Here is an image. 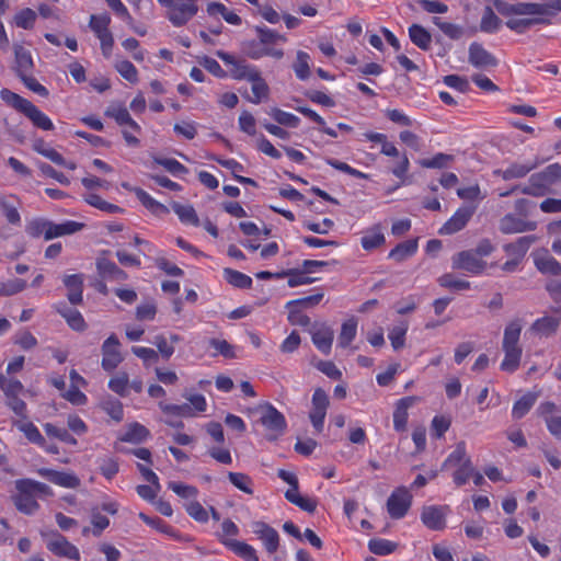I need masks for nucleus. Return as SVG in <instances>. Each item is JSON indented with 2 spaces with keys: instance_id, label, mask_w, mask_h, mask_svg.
Wrapping results in <instances>:
<instances>
[{
  "instance_id": "nucleus-40",
  "label": "nucleus",
  "mask_w": 561,
  "mask_h": 561,
  "mask_svg": "<svg viewBox=\"0 0 561 561\" xmlns=\"http://www.w3.org/2000/svg\"><path fill=\"white\" fill-rule=\"evenodd\" d=\"M0 98L9 106L13 107L14 110H16L20 113H24V111L31 103V101L22 98L18 93H14L11 90L5 89V88L0 91Z\"/></svg>"
},
{
  "instance_id": "nucleus-64",
  "label": "nucleus",
  "mask_w": 561,
  "mask_h": 561,
  "mask_svg": "<svg viewBox=\"0 0 561 561\" xmlns=\"http://www.w3.org/2000/svg\"><path fill=\"white\" fill-rule=\"evenodd\" d=\"M548 233L553 237L551 250L561 255V219L552 221L547 226Z\"/></svg>"
},
{
  "instance_id": "nucleus-45",
  "label": "nucleus",
  "mask_w": 561,
  "mask_h": 561,
  "mask_svg": "<svg viewBox=\"0 0 561 561\" xmlns=\"http://www.w3.org/2000/svg\"><path fill=\"white\" fill-rule=\"evenodd\" d=\"M501 20L492 8L485 7L480 22V30L484 33H494L499 30Z\"/></svg>"
},
{
  "instance_id": "nucleus-57",
  "label": "nucleus",
  "mask_w": 561,
  "mask_h": 561,
  "mask_svg": "<svg viewBox=\"0 0 561 561\" xmlns=\"http://www.w3.org/2000/svg\"><path fill=\"white\" fill-rule=\"evenodd\" d=\"M368 548L375 554L387 556L396 550L397 543L387 539L376 538L369 540Z\"/></svg>"
},
{
  "instance_id": "nucleus-3",
  "label": "nucleus",
  "mask_w": 561,
  "mask_h": 561,
  "mask_svg": "<svg viewBox=\"0 0 561 561\" xmlns=\"http://www.w3.org/2000/svg\"><path fill=\"white\" fill-rule=\"evenodd\" d=\"M260 422L265 430L270 432V434L266 435L268 440L276 439L286 430L285 416L270 403H266L262 408Z\"/></svg>"
},
{
  "instance_id": "nucleus-43",
  "label": "nucleus",
  "mask_w": 561,
  "mask_h": 561,
  "mask_svg": "<svg viewBox=\"0 0 561 561\" xmlns=\"http://www.w3.org/2000/svg\"><path fill=\"white\" fill-rule=\"evenodd\" d=\"M466 460H471L467 456L466 451V443L459 442L457 443L454 451L446 458L443 463V469H447L449 467H457L466 462Z\"/></svg>"
},
{
  "instance_id": "nucleus-12",
  "label": "nucleus",
  "mask_w": 561,
  "mask_h": 561,
  "mask_svg": "<svg viewBox=\"0 0 561 561\" xmlns=\"http://www.w3.org/2000/svg\"><path fill=\"white\" fill-rule=\"evenodd\" d=\"M23 479L15 481L18 494L13 496L15 507L26 515H33L39 507L32 492L22 485Z\"/></svg>"
},
{
  "instance_id": "nucleus-50",
  "label": "nucleus",
  "mask_w": 561,
  "mask_h": 561,
  "mask_svg": "<svg viewBox=\"0 0 561 561\" xmlns=\"http://www.w3.org/2000/svg\"><path fill=\"white\" fill-rule=\"evenodd\" d=\"M307 273L305 271H296V270H289L286 272L277 273L278 277L288 276V286L289 287H297L300 285H307L314 282L313 277L307 276Z\"/></svg>"
},
{
  "instance_id": "nucleus-51",
  "label": "nucleus",
  "mask_w": 561,
  "mask_h": 561,
  "mask_svg": "<svg viewBox=\"0 0 561 561\" xmlns=\"http://www.w3.org/2000/svg\"><path fill=\"white\" fill-rule=\"evenodd\" d=\"M228 479L240 491L250 495L253 494V481L248 474L242 472H228Z\"/></svg>"
},
{
  "instance_id": "nucleus-49",
  "label": "nucleus",
  "mask_w": 561,
  "mask_h": 561,
  "mask_svg": "<svg viewBox=\"0 0 561 561\" xmlns=\"http://www.w3.org/2000/svg\"><path fill=\"white\" fill-rule=\"evenodd\" d=\"M309 62H310V56L307 53L299 50L297 53L296 61L293 65V69L298 79L306 80L309 78V76H310Z\"/></svg>"
},
{
  "instance_id": "nucleus-21",
  "label": "nucleus",
  "mask_w": 561,
  "mask_h": 561,
  "mask_svg": "<svg viewBox=\"0 0 561 561\" xmlns=\"http://www.w3.org/2000/svg\"><path fill=\"white\" fill-rule=\"evenodd\" d=\"M13 50L15 57L14 71L16 76L20 77L25 73H32L34 61L31 51L20 44H14Z\"/></svg>"
},
{
  "instance_id": "nucleus-56",
  "label": "nucleus",
  "mask_w": 561,
  "mask_h": 561,
  "mask_svg": "<svg viewBox=\"0 0 561 561\" xmlns=\"http://www.w3.org/2000/svg\"><path fill=\"white\" fill-rule=\"evenodd\" d=\"M474 473V467L471 460H466L460 466H457L456 471L453 474L454 482L457 486H461L468 482L471 476Z\"/></svg>"
},
{
  "instance_id": "nucleus-54",
  "label": "nucleus",
  "mask_w": 561,
  "mask_h": 561,
  "mask_svg": "<svg viewBox=\"0 0 561 561\" xmlns=\"http://www.w3.org/2000/svg\"><path fill=\"white\" fill-rule=\"evenodd\" d=\"M111 23V18L108 14L103 13L100 15L92 14L90 16V28L95 33L98 37L102 36L105 33H110L108 25Z\"/></svg>"
},
{
  "instance_id": "nucleus-14",
  "label": "nucleus",
  "mask_w": 561,
  "mask_h": 561,
  "mask_svg": "<svg viewBox=\"0 0 561 561\" xmlns=\"http://www.w3.org/2000/svg\"><path fill=\"white\" fill-rule=\"evenodd\" d=\"M98 274L101 278L111 282H124L128 278L125 271L105 256H99L95 262Z\"/></svg>"
},
{
  "instance_id": "nucleus-4",
  "label": "nucleus",
  "mask_w": 561,
  "mask_h": 561,
  "mask_svg": "<svg viewBox=\"0 0 561 561\" xmlns=\"http://www.w3.org/2000/svg\"><path fill=\"white\" fill-rule=\"evenodd\" d=\"M216 56L227 66H230V76L236 80H249L253 76V72L259 71L244 59H237L234 56L224 50H217Z\"/></svg>"
},
{
  "instance_id": "nucleus-41",
  "label": "nucleus",
  "mask_w": 561,
  "mask_h": 561,
  "mask_svg": "<svg viewBox=\"0 0 561 561\" xmlns=\"http://www.w3.org/2000/svg\"><path fill=\"white\" fill-rule=\"evenodd\" d=\"M225 279L237 288H250L252 286V278L239 271L232 268L224 270Z\"/></svg>"
},
{
  "instance_id": "nucleus-61",
  "label": "nucleus",
  "mask_w": 561,
  "mask_h": 561,
  "mask_svg": "<svg viewBox=\"0 0 561 561\" xmlns=\"http://www.w3.org/2000/svg\"><path fill=\"white\" fill-rule=\"evenodd\" d=\"M437 282L442 287L449 289L466 290L470 288L469 282L457 279L451 273H446L442 275Z\"/></svg>"
},
{
  "instance_id": "nucleus-47",
  "label": "nucleus",
  "mask_w": 561,
  "mask_h": 561,
  "mask_svg": "<svg viewBox=\"0 0 561 561\" xmlns=\"http://www.w3.org/2000/svg\"><path fill=\"white\" fill-rule=\"evenodd\" d=\"M504 359L501 363V369L506 373H514L518 367L522 358V348L503 350Z\"/></svg>"
},
{
  "instance_id": "nucleus-53",
  "label": "nucleus",
  "mask_w": 561,
  "mask_h": 561,
  "mask_svg": "<svg viewBox=\"0 0 561 561\" xmlns=\"http://www.w3.org/2000/svg\"><path fill=\"white\" fill-rule=\"evenodd\" d=\"M85 202L100 209V210H103V211H106V213H110V214H115V213H123L124 209L121 208L119 206L115 205V204H112V203H108L106 201H104L100 195L98 194H89L88 196H85Z\"/></svg>"
},
{
  "instance_id": "nucleus-52",
  "label": "nucleus",
  "mask_w": 561,
  "mask_h": 561,
  "mask_svg": "<svg viewBox=\"0 0 561 561\" xmlns=\"http://www.w3.org/2000/svg\"><path fill=\"white\" fill-rule=\"evenodd\" d=\"M255 31L257 33L259 41L265 46V47H272L271 45L277 43V42H286V37L284 35H280L279 33L270 30L265 26H256Z\"/></svg>"
},
{
  "instance_id": "nucleus-16",
  "label": "nucleus",
  "mask_w": 561,
  "mask_h": 561,
  "mask_svg": "<svg viewBox=\"0 0 561 561\" xmlns=\"http://www.w3.org/2000/svg\"><path fill=\"white\" fill-rule=\"evenodd\" d=\"M534 263L536 268L548 275L558 276L561 274V263L557 261L548 250H539L534 253Z\"/></svg>"
},
{
  "instance_id": "nucleus-48",
  "label": "nucleus",
  "mask_w": 561,
  "mask_h": 561,
  "mask_svg": "<svg viewBox=\"0 0 561 561\" xmlns=\"http://www.w3.org/2000/svg\"><path fill=\"white\" fill-rule=\"evenodd\" d=\"M514 15H548V9L542 3H515Z\"/></svg>"
},
{
  "instance_id": "nucleus-10",
  "label": "nucleus",
  "mask_w": 561,
  "mask_h": 561,
  "mask_svg": "<svg viewBox=\"0 0 561 561\" xmlns=\"http://www.w3.org/2000/svg\"><path fill=\"white\" fill-rule=\"evenodd\" d=\"M118 347L119 341L115 334L110 335L104 341L102 345V367L104 370L112 371L123 362Z\"/></svg>"
},
{
  "instance_id": "nucleus-59",
  "label": "nucleus",
  "mask_w": 561,
  "mask_h": 561,
  "mask_svg": "<svg viewBox=\"0 0 561 561\" xmlns=\"http://www.w3.org/2000/svg\"><path fill=\"white\" fill-rule=\"evenodd\" d=\"M44 430L48 436L56 437L66 444L75 446L78 443L77 439L66 428H60L54 424L46 423L44 425Z\"/></svg>"
},
{
  "instance_id": "nucleus-58",
  "label": "nucleus",
  "mask_w": 561,
  "mask_h": 561,
  "mask_svg": "<svg viewBox=\"0 0 561 561\" xmlns=\"http://www.w3.org/2000/svg\"><path fill=\"white\" fill-rule=\"evenodd\" d=\"M270 115L283 126L296 128L300 123V118L298 116L279 108H272Z\"/></svg>"
},
{
  "instance_id": "nucleus-30",
  "label": "nucleus",
  "mask_w": 561,
  "mask_h": 561,
  "mask_svg": "<svg viewBox=\"0 0 561 561\" xmlns=\"http://www.w3.org/2000/svg\"><path fill=\"white\" fill-rule=\"evenodd\" d=\"M334 332L331 328L322 325L320 329L312 332V342L316 347L328 355L331 352Z\"/></svg>"
},
{
  "instance_id": "nucleus-27",
  "label": "nucleus",
  "mask_w": 561,
  "mask_h": 561,
  "mask_svg": "<svg viewBox=\"0 0 561 561\" xmlns=\"http://www.w3.org/2000/svg\"><path fill=\"white\" fill-rule=\"evenodd\" d=\"M537 241L535 236H524L516 239L514 242L507 243L503 250L507 255L519 259L520 261L529 250V248Z\"/></svg>"
},
{
  "instance_id": "nucleus-13",
  "label": "nucleus",
  "mask_w": 561,
  "mask_h": 561,
  "mask_svg": "<svg viewBox=\"0 0 561 561\" xmlns=\"http://www.w3.org/2000/svg\"><path fill=\"white\" fill-rule=\"evenodd\" d=\"M242 53L251 59H260L264 56H271L280 59L284 51L280 48L265 47L259 39L244 41L241 45Z\"/></svg>"
},
{
  "instance_id": "nucleus-55",
  "label": "nucleus",
  "mask_w": 561,
  "mask_h": 561,
  "mask_svg": "<svg viewBox=\"0 0 561 561\" xmlns=\"http://www.w3.org/2000/svg\"><path fill=\"white\" fill-rule=\"evenodd\" d=\"M0 389L3 391L5 397L21 394L24 390L22 382L15 378H7L0 373Z\"/></svg>"
},
{
  "instance_id": "nucleus-11",
  "label": "nucleus",
  "mask_w": 561,
  "mask_h": 561,
  "mask_svg": "<svg viewBox=\"0 0 561 561\" xmlns=\"http://www.w3.org/2000/svg\"><path fill=\"white\" fill-rule=\"evenodd\" d=\"M253 534L262 541L265 550L273 554L279 547L278 533L264 522H255L252 525Z\"/></svg>"
},
{
  "instance_id": "nucleus-20",
  "label": "nucleus",
  "mask_w": 561,
  "mask_h": 561,
  "mask_svg": "<svg viewBox=\"0 0 561 561\" xmlns=\"http://www.w3.org/2000/svg\"><path fill=\"white\" fill-rule=\"evenodd\" d=\"M84 227V224L73 221V220H67L61 224H55L50 220H48V227L46 231V240H51L58 237L62 236H69L73 234L80 230H82Z\"/></svg>"
},
{
  "instance_id": "nucleus-60",
  "label": "nucleus",
  "mask_w": 561,
  "mask_h": 561,
  "mask_svg": "<svg viewBox=\"0 0 561 561\" xmlns=\"http://www.w3.org/2000/svg\"><path fill=\"white\" fill-rule=\"evenodd\" d=\"M454 160V157L447 153H436L431 159H422L420 160V164L423 168L427 169H443L448 165L449 162Z\"/></svg>"
},
{
  "instance_id": "nucleus-2",
  "label": "nucleus",
  "mask_w": 561,
  "mask_h": 561,
  "mask_svg": "<svg viewBox=\"0 0 561 561\" xmlns=\"http://www.w3.org/2000/svg\"><path fill=\"white\" fill-rule=\"evenodd\" d=\"M42 537L46 538V547L55 556L75 561L80 560L79 549L68 541L65 536L57 531H51L49 534L42 533Z\"/></svg>"
},
{
  "instance_id": "nucleus-62",
  "label": "nucleus",
  "mask_w": 561,
  "mask_h": 561,
  "mask_svg": "<svg viewBox=\"0 0 561 561\" xmlns=\"http://www.w3.org/2000/svg\"><path fill=\"white\" fill-rule=\"evenodd\" d=\"M115 69L119 72V75L129 81L130 83H136L138 81V71L136 67L128 60H118L115 64Z\"/></svg>"
},
{
  "instance_id": "nucleus-8",
  "label": "nucleus",
  "mask_w": 561,
  "mask_h": 561,
  "mask_svg": "<svg viewBox=\"0 0 561 561\" xmlns=\"http://www.w3.org/2000/svg\"><path fill=\"white\" fill-rule=\"evenodd\" d=\"M453 268L462 270L471 274H480L484 271L486 262L473 251H461L453 256Z\"/></svg>"
},
{
  "instance_id": "nucleus-35",
  "label": "nucleus",
  "mask_w": 561,
  "mask_h": 561,
  "mask_svg": "<svg viewBox=\"0 0 561 561\" xmlns=\"http://www.w3.org/2000/svg\"><path fill=\"white\" fill-rule=\"evenodd\" d=\"M411 42L423 50H428L432 44V35L421 25L413 24L409 27Z\"/></svg>"
},
{
  "instance_id": "nucleus-29",
  "label": "nucleus",
  "mask_w": 561,
  "mask_h": 561,
  "mask_svg": "<svg viewBox=\"0 0 561 561\" xmlns=\"http://www.w3.org/2000/svg\"><path fill=\"white\" fill-rule=\"evenodd\" d=\"M248 81L252 84L251 90L253 93L252 96H247L249 102L260 104L263 100L268 98L270 88L260 71L253 72V76Z\"/></svg>"
},
{
  "instance_id": "nucleus-15",
  "label": "nucleus",
  "mask_w": 561,
  "mask_h": 561,
  "mask_svg": "<svg viewBox=\"0 0 561 561\" xmlns=\"http://www.w3.org/2000/svg\"><path fill=\"white\" fill-rule=\"evenodd\" d=\"M198 11L195 0L187 3H178L168 11V19L174 26L185 25Z\"/></svg>"
},
{
  "instance_id": "nucleus-46",
  "label": "nucleus",
  "mask_w": 561,
  "mask_h": 561,
  "mask_svg": "<svg viewBox=\"0 0 561 561\" xmlns=\"http://www.w3.org/2000/svg\"><path fill=\"white\" fill-rule=\"evenodd\" d=\"M433 23L450 39L457 41L462 37L465 31L461 25L445 22L440 18H433Z\"/></svg>"
},
{
  "instance_id": "nucleus-25",
  "label": "nucleus",
  "mask_w": 561,
  "mask_h": 561,
  "mask_svg": "<svg viewBox=\"0 0 561 561\" xmlns=\"http://www.w3.org/2000/svg\"><path fill=\"white\" fill-rule=\"evenodd\" d=\"M386 242V237L380 224H376L364 231L360 244L365 251L378 249Z\"/></svg>"
},
{
  "instance_id": "nucleus-19",
  "label": "nucleus",
  "mask_w": 561,
  "mask_h": 561,
  "mask_svg": "<svg viewBox=\"0 0 561 561\" xmlns=\"http://www.w3.org/2000/svg\"><path fill=\"white\" fill-rule=\"evenodd\" d=\"M445 512L440 506H426L423 508L421 519L432 530H442L446 526Z\"/></svg>"
},
{
  "instance_id": "nucleus-23",
  "label": "nucleus",
  "mask_w": 561,
  "mask_h": 561,
  "mask_svg": "<svg viewBox=\"0 0 561 561\" xmlns=\"http://www.w3.org/2000/svg\"><path fill=\"white\" fill-rule=\"evenodd\" d=\"M415 401V397H405L397 402L393 412V427L397 432H403L407 430L409 417L408 410L414 404Z\"/></svg>"
},
{
  "instance_id": "nucleus-18",
  "label": "nucleus",
  "mask_w": 561,
  "mask_h": 561,
  "mask_svg": "<svg viewBox=\"0 0 561 561\" xmlns=\"http://www.w3.org/2000/svg\"><path fill=\"white\" fill-rule=\"evenodd\" d=\"M38 474L51 483L64 488L76 489L80 485V479L72 473L42 468L38 470Z\"/></svg>"
},
{
  "instance_id": "nucleus-37",
  "label": "nucleus",
  "mask_w": 561,
  "mask_h": 561,
  "mask_svg": "<svg viewBox=\"0 0 561 561\" xmlns=\"http://www.w3.org/2000/svg\"><path fill=\"white\" fill-rule=\"evenodd\" d=\"M133 191L135 192V194H136L137 198L140 201V203L151 213H153L156 215H160V214H167L169 211L168 208L163 204H161L158 201H156L154 198H152L142 188L136 187Z\"/></svg>"
},
{
  "instance_id": "nucleus-17",
  "label": "nucleus",
  "mask_w": 561,
  "mask_h": 561,
  "mask_svg": "<svg viewBox=\"0 0 561 561\" xmlns=\"http://www.w3.org/2000/svg\"><path fill=\"white\" fill-rule=\"evenodd\" d=\"M558 316H543L537 319L530 327V331L540 336H550L557 332L561 323V306L556 309Z\"/></svg>"
},
{
  "instance_id": "nucleus-34",
  "label": "nucleus",
  "mask_w": 561,
  "mask_h": 561,
  "mask_svg": "<svg viewBox=\"0 0 561 561\" xmlns=\"http://www.w3.org/2000/svg\"><path fill=\"white\" fill-rule=\"evenodd\" d=\"M417 250V240H407L401 243H399L396 248H393L390 252L388 257L392 259L397 262H402L407 260L408 257L412 256Z\"/></svg>"
},
{
  "instance_id": "nucleus-31",
  "label": "nucleus",
  "mask_w": 561,
  "mask_h": 561,
  "mask_svg": "<svg viewBox=\"0 0 561 561\" xmlns=\"http://www.w3.org/2000/svg\"><path fill=\"white\" fill-rule=\"evenodd\" d=\"M23 114L32 122V124L35 127L41 128L43 130L54 129V124L50 121V118L45 113H43L38 107H36L32 102L26 107Z\"/></svg>"
},
{
  "instance_id": "nucleus-22",
  "label": "nucleus",
  "mask_w": 561,
  "mask_h": 561,
  "mask_svg": "<svg viewBox=\"0 0 561 561\" xmlns=\"http://www.w3.org/2000/svg\"><path fill=\"white\" fill-rule=\"evenodd\" d=\"M64 285L68 289L67 298L71 305H80L83 300V276L82 274L66 275Z\"/></svg>"
},
{
  "instance_id": "nucleus-42",
  "label": "nucleus",
  "mask_w": 561,
  "mask_h": 561,
  "mask_svg": "<svg viewBox=\"0 0 561 561\" xmlns=\"http://www.w3.org/2000/svg\"><path fill=\"white\" fill-rule=\"evenodd\" d=\"M537 396L530 392L526 393L520 399H518L513 405V417L522 419L524 415H526L535 404Z\"/></svg>"
},
{
  "instance_id": "nucleus-33",
  "label": "nucleus",
  "mask_w": 561,
  "mask_h": 561,
  "mask_svg": "<svg viewBox=\"0 0 561 561\" xmlns=\"http://www.w3.org/2000/svg\"><path fill=\"white\" fill-rule=\"evenodd\" d=\"M206 10L210 16L221 15L229 24L240 25L242 22L241 18L233 11H230L224 3L209 2Z\"/></svg>"
},
{
  "instance_id": "nucleus-26",
  "label": "nucleus",
  "mask_w": 561,
  "mask_h": 561,
  "mask_svg": "<svg viewBox=\"0 0 561 561\" xmlns=\"http://www.w3.org/2000/svg\"><path fill=\"white\" fill-rule=\"evenodd\" d=\"M523 329V322L520 319H514L507 323L504 329L502 348L503 350H512V348H522L518 345L520 333Z\"/></svg>"
},
{
  "instance_id": "nucleus-28",
  "label": "nucleus",
  "mask_w": 561,
  "mask_h": 561,
  "mask_svg": "<svg viewBox=\"0 0 561 561\" xmlns=\"http://www.w3.org/2000/svg\"><path fill=\"white\" fill-rule=\"evenodd\" d=\"M55 309L72 330L83 331L85 329V321L78 310L68 307L65 302L56 305Z\"/></svg>"
},
{
  "instance_id": "nucleus-7",
  "label": "nucleus",
  "mask_w": 561,
  "mask_h": 561,
  "mask_svg": "<svg viewBox=\"0 0 561 561\" xmlns=\"http://www.w3.org/2000/svg\"><path fill=\"white\" fill-rule=\"evenodd\" d=\"M499 229L504 234L530 232L537 229V222L515 214H506L500 219Z\"/></svg>"
},
{
  "instance_id": "nucleus-38",
  "label": "nucleus",
  "mask_w": 561,
  "mask_h": 561,
  "mask_svg": "<svg viewBox=\"0 0 561 561\" xmlns=\"http://www.w3.org/2000/svg\"><path fill=\"white\" fill-rule=\"evenodd\" d=\"M0 210L10 224L19 225L21 222V216L18 211L13 196H0Z\"/></svg>"
},
{
  "instance_id": "nucleus-63",
  "label": "nucleus",
  "mask_w": 561,
  "mask_h": 561,
  "mask_svg": "<svg viewBox=\"0 0 561 561\" xmlns=\"http://www.w3.org/2000/svg\"><path fill=\"white\" fill-rule=\"evenodd\" d=\"M105 115L111 118H114L115 122L122 126L125 125L128 121H130L131 117L128 110L119 104H112L111 106H108L105 111Z\"/></svg>"
},
{
  "instance_id": "nucleus-6",
  "label": "nucleus",
  "mask_w": 561,
  "mask_h": 561,
  "mask_svg": "<svg viewBox=\"0 0 561 561\" xmlns=\"http://www.w3.org/2000/svg\"><path fill=\"white\" fill-rule=\"evenodd\" d=\"M476 211V206L465 205L459 207L455 214L439 229V234L450 236L462 230Z\"/></svg>"
},
{
  "instance_id": "nucleus-32",
  "label": "nucleus",
  "mask_w": 561,
  "mask_h": 561,
  "mask_svg": "<svg viewBox=\"0 0 561 561\" xmlns=\"http://www.w3.org/2000/svg\"><path fill=\"white\" fill-rule=\"evenodd\" d=\"M224 543L240 558L247 561H259L256 550L251 545L234 539L224 540Z\"/></svg>"
},
{
  "instance_id": "nucleus-5",
  "label": "nucleus",
  "mask_w": 561,
  "mask_h": 561,
  "mask_svg": "<svg viewBox=\"0 0 561 561\" xmlns=\"http://www.w3.org/2000/svg\"><path fill=\"white\" fill-rule=\"evenodd\" d=\"M412 496L405 488L394 490L387 501V511L391 518L404 517L411 506Z\"/></svg>"
},
{
  "instance_id": "nucleus-9",
  "label": "nucleus",
  "mask_w": 561,
  "mask_h": 561,
  "mask_svg": "<svg viewBox=\"0 0 561 561\" xmlns=\"http://www.w3.org/2000/svg\"><path fill=\"white\" fill-rule=\"evenodd\" d=\"M468 61L477 69H490L499 64L496 57L477 42L469 45Z\"/></svg>"
},
{
  "instance_id": "nucleus-44",
  "label": "nucleus",
  "mask_w": 561,
  "mask_h": 561,
  "mask_svg": "<svg viewBox=\"0 0 561 561\" xmlns=\"http://www.w3.org/2000/svg\"><path fill=\"white\" fill-rule=\"evenodd\" d=\"M159 408L161 409V411L164 414H168V415H175V416H181V417L195 416L193 408L188 403L171 404V403L160 402Z\"/></svg>"
},
{
  "instance_id": "nucleus-39",
  "label": "nucleus",
  "mask_w": 561,
  "mask_h": 561,
  "mask_svg": "<svg viewBox=\"0 0 561 561\" xmlns=\"http://www.w3.org/2000/svg\"><path fill=\"white\" fill-rule=\"evenodd\" d=\"M357 332V320L352 317L345 322H343L341 332L339 335V346L345 348L351 342L355 339Z\"/></svg>"
},
{
  "instance_id": "nucleus-24",
  "label": "nucleus",
  "mask_w": 561,
  "mask_h": 561,
  "mask_svg": "<svg viewBox=\"0 0 561 561\" xmlns=\"http://www.w3.org/2000/svg\"><path fill=\"white\" fill-rule=\"evenodd\" d=\"M538 165V160L528 163L514 162L510 164L505 170H495L494 174L501 176L505 181H510L513 179H520L526 176L531 170L536 169Z\"/></svg>"
},
{
  "instance_id": "nucleus-36",
  "label": "nucleus",
  "mask_w": 561,
  "mask_h": 561,
  "mask_svg": "<svg viewBox=\"0 0 561 561\" xmlns=\"http://www.w3.org/2000/svg\"><path fill=\"white\" fill-rule=\"evenodd\" d=\"M171 207L183 224H190L195 227L201 225L199 218L192 205H183L175 202Z\"/></svg>"
},
{
  "instance_id": "nucleus-1",
  "label": "nucleus",
  "mask_w": 561,
  "mask_h": 561,
  "mask_svg": "<svg viewBox=\"0 0 561 561\" xmlns=\"http://www.w3.org/2000/svg\"><path fill=\"white\" fill-rule=\"evenodd\" d=\"M559 183H561V164L552 163L531 174L527 183L522 184L519 192L524 195L543 197L551 194L552 187Z\"/></svg>"
}]
</instances>
